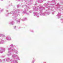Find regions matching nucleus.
<instances>
[{
    "instance_id": "1",
    "label": "nucleus",
    "mask_w": 63,
    "mask_h": 63,
    "mask_svg": "<svg viewBox=\"0 0 63 63\" xmlns=\"http://www.w3.org/2000/svg\"><path fill=\"white\" fill-rule=\"evenodd\" d=\"M60 5L59 4V3H58L55 6V8H54V7H51V8H49V9H46V11L43 14L42 16H46V14H47V15H49V14H50V13L48 12H47L48 11H52V14H54V13H55V11H54V10H53L54 9H55V10H57L58 9V10H59L60 11H61L60 10L61 9L60 8Z\"/></svg>"
},
{
    "instance_id": "2",
    "label": "nucleus",
    "mask_w": 63,
    "mask_h": 63,
    "mask_svg": "<svg viewBox=\"0 0 63 63\" xmlns=\"http://www.w3.org/2000/svg\"><path fill=\"white\" fill-rule=\"evenodd\" d=\"M56 3V2L55 1V0H52L51 1H48V3H45L44 4V6L47 9L49 10V9L51 7L50 6H53Z\"/></svg>"
},
{
    "instance_id": "3",
    "label": "nucleus",
    "mask_w": 63,
    "mask_h": 63,
    "mask_svg": "<svg viewBox=\"0 0 63 63\" xmlns=\"http://www.w3.org/2000/svg\"><path fill=\"white\" fill-rule=\"evenodd\" d=\"M20 12V10L19 9L16 10H14L13 11H12L11 12H10V13H9L6 14V16H9V15H12V16H15V15H16L17 16H20V15L18 14H19V13Z\"/></svg>"
},
{
    "instance_id": "4",
    "label": "nucleus",
    "mask_w": 63,
    "mask_h": 63,
    "mask_svg": "<svg viewBox=\"0 0 63 63\" xmlns=\"http://www.w3.org/2000/svg\"><path fill=\"white\" fill-rule=\"evenodd\" d=\"M45 9V8L44 7L42 6H38L35 8V9H34V11H38L39 10H40V11H39V14H41L42 10H44Z\"/></svg>"
},
{
    "instance_id": "5",
    "label": "nucleus",
    "mask_w": 63,
    "mask_h": 63,
    "mask_svg": "<svg viewBox=\"0 0 63 63\" xmlns=\"http://www.w3.org/2000/svg\"><path fill=\"white\" fill-rule=\"evenodd\" d=\"M26 7H27L26 8H25V11H23V10H22L21 11L22 12V14H26V15H29V14L28 13H27L26 11H28V8H29V7L27 5H25Z\"/></svg>"
},
{
    "instance_id": "6",
    "label": "nucleus",
    "mask_w": 63,
    "mask_h": 63,
    "mask_svg": "<svg viewBox=\"0 0 63 63\" xmlns=\"http://www.w3.org/2000/svg\"><path fill=\"white\" fill-rule=\"evenodd\" d=\"M8 52L7 53V56H11L12 55V53H11V51H12V50L10 48H8Z\"/></svg>"
},
{
    "instance_id": "7",
    "label": "nucleus",
    "mask_w": 63,
    "mask_h": 63,
    "mask_svg": "<svg viewBox=\"0 0 63 63\" xmlns=\"http://www.w3.org/2000/svg\"><path fill=\"white\" fill-rule=\"evenodd\" d=\"M26 2V1H27L26 2V4L29 5H31V3L30 2H29V1H32L33 0H24Z\"/></svg>"
},
{
    "instance_id": "8",
    "label": "nucleus",
    "mask_w": 63,
    "mask_h": 63,
    "mask_svg": "<svg viewBox=\"0 0 63 63\" xmlns=\"http://www.w3.org/2000/svg\"><path fill=\"white\" fill-rule=\"evenodd\" d=\"M5 51V48H1L0 49V53H2L3 52H4Z\"/></svg>"
},
{
    "instance_id": "9",
    "label": "nucleus",
    "mask_w": 63,
    "mask_h": 63,
    "mask_svg": "<svg viewBox=\"0 0 63 63\" xmlns=\"http://www.w3.org/2000/svg\"><path fill=\"white\" fill-rule=\"evenodd\" d=\"M6 39L7 41H10V40H11V37L10 36L8 35L6 37Z\"/></svg>"
},
{
    "instance_id": "10",
    "label": "nucleus",
    "mask_w": 63,
    "mask_h": 63,
    "mask_svg": "<svg viewBox=\"0 0 63 63\" xmlns=\"http://www.w3.org/2000/svg\"><path fill=\"white\" fill-rule=\"evenodd\" d=\"M8 23L10 25H13L14 24H15V22L14 21H12L11 22H9Z\"/></svg>"
},
{
    "instance_id": "11",
    "label": "nucleus",
    "mask_w": 63,
    "mask_h": 63,
    "mask_svg": "<svg viewBox=\"0 0 63 63\" xmlns=\"http://www.w3.org/2000/svg\"><path fill=\"white\" fill-rule=\"evenodd\" d=\"M12 51H14L15 52L16 54H17L18 52V51L16 50L15 49H12Z\"/></svg>"
},
{
    "instance_id": "12",
    "label": "nucleus",
    "mask_w": 63,
    "mask_h": 63,
    "mask_svg": "<svg viewBox=\"0 0 63 63\" xmlns=\"http://www.w3.org/2000/svg\"><path fill=\"white\" fill-rule=\"evenodd\" d=\"M13 47H14V45L12 44H11V45L10 46V48H11V50H12V49H12V48H13Z\"/></svg>"
},
{
    "instance_id": "13",
    "label": "nucleus",
    "mask_w": 63,
    "mask_h": 63,
    "mask_svg": "<svg viewBox=\"0 0 63 63\" xmlns=\"http://www.w3.org/2000/svg\"><path fill=\"white\" fill-rule=\"evenodd\" d=\"M43 1H44V0H38L37 2L38 3H41L43 2Z\"/></svg>"
},
{
    "instance_id": "14",
    "label": "nucleus",
    "mask_w": 63,
    "mask_h": 63,
    "mask_svg": "<svg viewBox=\"0 0 63 63\" xmlns=\"http://www.w3.org/2000/svg\"><path fill=\"white\" fill-rule=\"evenodd\" d=\"M33 14L34 15V16H37L38 15V13H37V12H33Z\"/></svg>"
},
{
    "instance_id": "15",
    "label": "nucleus",
    "mask_w": 63,
    "mask_h": 63,
    "mask_svg": "<svg viewBox=\"0 0 63 63\" xmlns=\"http://www.w3.org/2000/svg\"><path fill=\"white\" fill-rule=\"evenodd\" d=\"M0 43L1 44H4V40H1L0 42Z\"/></svg>"
},
{
    "instance_id": "16",
    "label": "nucleus",
    "mask_w": 63,
    "mask_h": 63,
    "mask_svg": "<svg viewBox=\"0 0 63 63\" xmlns=\"http://www.w3.org/2000/svg\"><path fill=\"white\" fill-rule=\"evenodd\" d=\"M27 19L26 17L24 18L23 19H22L23 21H25V20H26Z\"/></svg>"
},
{
    "instance_id": "17",
    "label": "nucleus",
    "mask_w": 63,
    "mask_h": 63,
    "mask_svg": "<svg viewBox=\"0 0 63 63\" xmlns=\"http://www.w3.org/2000/svg\"><path fill=\"white\" fill-rule=\"evenodd\" d=\"M61 14L60 13H58L57 15V16H61Z\"/></svg>"
},
{
    "instance_id": "18",
    "label": "nucleus",
    "mask_w": 63,
    "mask_h": 63,
    "mask_svg": "<svg viewBox=\"0 0 63 63\" xmlns=\"http://www.w3.org/2000/svg\"><path fill=\"white\" fill-rule=\"evenodd\" d=\"M17 21V24H19L20 23V20H18L16 21Z\"/></svg>"
},
{
    "instance_id": "19",
    "label": "nucleus",
    "mask_w": 63,
    "mask_h": 63,
    "mask_svg": "<svg viewBox=\"0 0 63 63\" xmlns=\"http://www.w3.org/2000/svg\"><path fill=\"white\" fill-rule=\"evenodd\" d=\"M35 59L34 58H33L32 61V63H34V62H35Z\"/></svg>"
},
{
    "instance_id": "20",
    "label": "nucleus",
    "mask_w": 63,
    "mask_h": 63,
    "mask_svg": "<svg viewBox=\"0 0 63 63\" xmlns=\"http://www.w3.org/2000/svg\"><path fill=\"white\" fill-rule=\"evenodd\" d=\"M1 36L2 37H6V36H5V35L4 34H2V35Z\"/></svg>"
},
{
    "instance_id": "21",
    "label": "nucleus",
    "mask_w": 63,
    "mask_h": 63,
    "mask_svg": "<svg viewBox=\"0 0 63 63\" xmlns=\"http://www.w3.org/2000/svg\"><path fill=\"white\" fill-rule=\"evenodd\" d=\"M60 2L61 3H62L63 4V0H60Z\"/></svg>"
},
{
    "instance_id": "22",
    "label": "nucleus",
    "mask_w": 63,
    "mask_h": 63,
    "mask_svg": "<svg viewBox=\"0 0 63 63\" xmlns=\"http://www.w3.org/2000/svg\"><path fill=\"white\" fill-rule=\"evenodd\" d=\"M4 10V9H2L1 10H0V11L1 12H2V11H3Z\"/></svg>"
},
{
    "instance_id": "23",
    "label": "nucleus",
    "mask_w": 63,
    "mask_h": 63,
    "mask_svg": "<svg viewBox=\"0 0 63 63\" xmlns=\"http://www.w3.org/2000/svg\"><path fill=\"white\" fill-rule=\"evenodd\" d=\"M9 6H13V4H12V3H11L9 5Z\"/></svg>"
},
{
    "instance_id": "24",
    "label": "nucleus",
    "mask_w": 63,
    "mask_h": 63,
    "mask_svg": "<svg viewBox=\"0 0 63 63\" xmlns=\"http://www.w3.org/2000/svg\"><path fill=\"white\" fill-rule=\"evenodd\" d=\"M15 19L16 20V19H17V18H16V16L15 17Z\"/></svg>"
},
{
    "instance_id": "25",
    "label": "nucleus",
    "mask_w": 63,
    "mask_h": 63,
    "mask_svg": "<svg viewBox=\"0 0 63 63\" xmlns=\"http://www.w3.org/2000/svg\"><path fill=\"white\" fill-rule=\"evenodd\" d=\"M57 17L58 18H60V17H61V16H58Z\"/></svg>"
},
{
    "instance_id": "26",
    "label": "nucleus",
    "mask_w": 63,
    "mask_h": 63,
    "mask_svg": "<svg viewBox=\"0 0 63 63\" xmlns=\"http://www.w3.org/2000/svg\"><path fill=\"white\" fill-rule=\"evenodd\" d=\"M18 1H22V0H18Z\"/></svg>"
},
{
    "instance_id": "27",
    "label": "nucleus",
    "mask_w": 63,
    "mask_h": 63,
    "mask_svg": "<svg viewBox=\"0 0 63 63\" xmlns=\"http://www.w3.org/2000/svg\"><path fill=\"white\" fill-rule=\"evenodd\" d=\"M29 12L30 13H31L32 12V11H30Z\"/></svg>"
},
{
    "instance_id": "28",
    "label": "nucleus",
    "mask_w": 63,
    "mask_h": 63,
    "mask_svg": "<svg viewBox=\"0 0 63 63\" xmlns=\"http://www.w3.org/2000/svg\"><path fill=\"white\" fill-rule=\"evenodd\" d=\"M63 21V19H62V20H61V22Z\"/></svg>"
},
{
    "instance_id": "29",
    "label": "nucleus",
    "mask_w": 63,
    "mask_h": 63,
    "mask_svg": "<svg viewBox=\"0 0 63 63\" xmlns=\"http://www.w3.org/2000/svg\"><path fill=\"white\" fill-rule=\"evenodd\" d=\"M14 28L15 29H16V26H15Z\"/></svg>"
},
{
    "instance_id": "30",
    "label": "nucleus",
    "mask_w": 63,
    "mask_h": 63,
    "mask_svg": "<svg viewBox=\"0 0 63 63\" xmlns=\"http://www.w3.org/2000/svg\"><path fill=\"white\" fill-rule=\"evenodd\" d=\"M2 34H0V37H1V36H2Z\"/></svg>"
},
{
    "instance_id": "31",
    "label": "nucleus",
    "mask_w": 63,
    "mask_h": 63,
    "mask_svg": "<svg viewBox=\"0 0 63 63\" xmlns=\"http://www.w3.org/2000/svg\"><path fill=\"white\" fill-rule=\"evenodd\" d=\"M19 5H17V8H18V7H19Z\"/></svg>"
},
{
    "instance_id": "32",
    "label": "nucleus",
    "mask_w": 63,
    "mask_h": 63,
    "mask_svg": "<svg viewBox=\"0 0 63 63\" xmlns=\"http://www.w3.org/2000/svg\"><path fill=\"white\" fill-rule=\"evenodd\" d=\"M2 60L0 59V62H2Z\"/></svg>"
},
{
    "instance_id": "33",
    "label": "nucleus",
    "mask_w": 63,
    "mask_h": 63,
    "mask_svg": "<svg viewBox=\"0 0 63 63\" xmlns=\"http://www.w3.org/2000/svg\"><path fill=\"white\" fill-rule=\"evenodd\" d=\"M31 32H33V30H32L31 31Z\"/></svg>"
},
{
    "instance_id": "34",
    "label": "nucleus",
    "mask_w": 63,
    "mask_h": 63,
    "mask_svg": "<svg viewBox=\"0 0 63 63\" xmlns=\"http://www.w3.org/2000/svg\"><path fill=\"white\" fill-rule=\"evenodd\" d=\"M35 5H37V3H36L35 4Z\"/></svg>"
},
{
    "instance_id": "35",
    "label": "nucleus",
    "mask_w": 63,
    "mask_h": 63,
    "mask_svg": "<svg viewBox=\"0 0 63 63\" xmlns=\"http://www.w3.org/2000/svg\"><path fill=\"white\" fill-rule=\"evenodd\" d=\"M36 17H37L38 18V17H39V16H37Z\"/></svg>"
},
{
    "instance_id": "36",
    "label": "nucleus",
    "mask_w": 63,
    "mask_h": 63,
    "mask_svg": "<svg viewBox=\"0 0 63 63\" xmlns=\"http://www.w3.org/2000/svg\"><path fill=\"white\" fill-rule=\"evenodd\" d=\"M6 12H8V10H6Z\"/></svg>"
},
{
    "instance_id": "37",
    "label": "nucleus",
    "mask_w": 63,
    "mask_h": 63,
    "mask_svg": "<svg viewBox=\"0 0 63 63\" xmlns=\"http://www.w3.org/2000/svg\"><path fill=\"white\" fill-rule=\"evenodd\" d=\"M4 57V56H2V57Z\"/></svg>"
},
{
    "instance_id": "38",
    "label": "nucleus",
    "mask_w": 63,
    "mask_h": 63,
    "mask_svg": "<svg viewBox=\"0 0 63 63\" xmlns=\"http://www.w3.org/2000/svg\"><path fill=\"white\" fill-rule=\"evenodd\" d=\"M43 63H46V62H44Z\"/></svg>"
},
{
    "instance_id": "39",
    "label": "nucleus",
    "mask_w": 63,
    "mask_h": 63,
    "mask_svg": "<svg viewBox=\"0 0 63 63\" xmlns=\"http://www.w3.org/2000/svg\"><path fill=\"white\" fill-rule=\"evenodd\" d=\"M23 6H24V5H22V7H23Z\"/></svg>"
},
{
    "instance_id": "40",
    "label": "nucleus",
    "mask_w": 63,
    "mask_h": 63,
    "mask_svg": "<svg viewBox=\"0 0 63 63\" xmlns=\"http://www.w3.org/2000/svg\"><path fill=\"white\" fill-rule=\"evenodd\" d=\"M38 15H41V14H40V13H39V14H38Z\"/></svg>"
},
{
    "instance_id": "41",
    "label": "nucleus",
    "mask_w": 63,
    "mask_h": 63,
    "mask_svg": "<svg viewBox=\"0 0 63 63\" xmlns=\"http://www.w3.org/2000/svg\"><path fill=\"white\" fill-rule=\"evenodd\" d=\"M5 60V59H4V60H4V61Z\"/></svg>"
},
{
    "instance_id": "42",
    "label": "nucleus",
    "mask_w": 63,
    "mask_h": 63,
    "mask_svg": "<svg viewBox=\"0 0 63 63\" xmlns=\"http://www.w3.org/2000/svg\"><path fill=\"white\" fill-rule=\"evenodd\" d=\"M1 1H3V0H0Z\"/></svg>"
},
{
    "instance_id": "43",
    "label": "nucleus",
    "mask_w": 63,
    "mask_h": 63,
    "mask_svg": "<svg viewBox=\"0 0 63 63\" xmlns=\"http://www.w3.org/2000/svg\"><path fill=\"white\" fill-rule=\"evenodd\" d=\"M62 10H63V8H62Z\"/></svg>"
},
{
    "instance_id": "44",
    "label": "nucleus",
    "mask_w": 63,
    "mask_h": 63,
    "mask_svg": "<svg viewBox=\"0 0 63 63\" xmlns=\"http://www.w3.org/2000/svg\"><path fill=\"white\" fill-rule=\"evenodd\" d=\"M36 2H37V1H36Z\"/></svg>"
},
{
    "instance_id": "45",
    "label": "nucleus",
    "mask_w": 63,
    "mask_h": 63,
    "mask_svg": "<svg viewBox=\"0 0 63 63\" xmlns=\"http://www.w3.org/2000/svg\"><path fill=\"white\" fill-rule=\"evenodd\" d=\"M40 16H42V15H40Z\"/></svg>"
}]
</instances>
